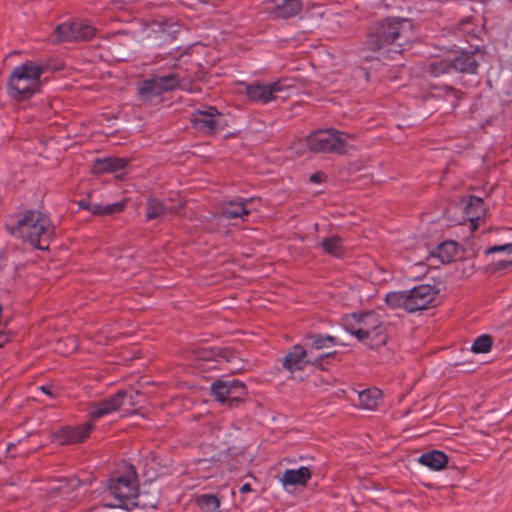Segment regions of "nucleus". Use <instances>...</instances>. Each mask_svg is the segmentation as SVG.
<instances>
[{"instance_id":"a878e982","label":"nucleus","mask_w":512,"mask_h":512,"mask_svg":"<svg viewBox=\"0 0 512 512\" xmlns=\"http://www.w3.org/2000/svg\"><path fill=\"white\" fill-rule=\"evenodd\" d=\"M427 73L432 77H439L441 75L449 74L452 72L451 55L449 50L444 57H435L430 60Z\"/></svg>"},{"instance_id":"bb28decb","label":"nucleus","mask_w":512,"mask_h":512,"mask_svg":"<svg viewBox=\"0 0 512 512\" xmlns=\"http://www.w3.org/2000/svg\"><path fill=\"white\" fill-rule=\"evenodd\" d=\"M458 253V244L455 241H445L438 245L436 255L443 263L452 262Z\"/></svg>"},{"instance_id":"6ab92c4d","label":"nucleus","mask_w":512,"mask_h":512,"mask_svg":"<svg viewBox=\"0 0 512 512\" xmlns=\"http://www.w3.org/2000/svg\"><path fill=\"white\" fill-rule=\"evenodd\" d=\"M311 477L312 472L310 468L301 466L298 469L285 470L283 475L279 478V482L286 491H289L291 487H305Z\"/></svg>"},{"instance_id":"c756f323","label":"nucleus","mask_w":512,"mask_h":512,"mask_svg":"<svg viewBox=\"0 0 512 512\" xmlns=\"http://www.w3.org/2000/svg\"><path fill=\"white\" fill-rule=\"evenodd\" d=\"M307 338L311 340L312 348L315 350L338 345L336 338L330 335L310 334Z\"/></svg>"},{"instance_id":"ea45409f","label":"nucleus","mask_w":512,"mask_h":512,"mask_svg":"<svg viewBox=\"0 0 512 512\" xmlns=\"http://www.w3.org/2000/svg\"><path fill=\"white\" fill-rule=\"evenodd\" d=\"M87 204H88V203L80 202V207H81L82 209L87 210Z\"/></svg>"},{"instance_id":"a211bd4d","label":"nucleus","mask_w":512,"mask_h":512,"mask_svg":"<svg viewBox=\"0 0 512 512\" xmlns=\"http://www.w3.org/2000/svg\"><path fill=\"white\" fill-rule=\"evenodd\" d=\"M93 429L94 425L89 421L85 424L65 426L56 432L55 440L61 445L81 443L89 437Z\"/></svg>"},{"instance_id":"dca6fc26","label":"nucleus","mask_w":512,"mask_h":512,"mask_svg":"<svg viewBox=\"0 0 512 512\" xmlns=\"http://www.w3.org/2000/svg\"><path fill=\"white\" fill-rule=\"evenodd\" d=\"M264 9L271 18L289 19L298 15L303 5L300 0H266Z\"/></svg>"},{"instance_id":"7ed1b4c3","label":"nucleus","mask_w":512,"mask_h":512,"mask_svg":"<svg viewBox=\"0 0 512 512\" xmlns=\"http://www.w3.org/2000/svg\"><path fill=\"white\" fill-rule=\"evenodd\" d=\"M46 66L34 60H26L15 66L7 80V94L17 102L30 100L41 91V77Z\"/></svg>"},{"instance_id":"e433bc0d","label":"nucleus","mask_w":512,"mask_h":512,"mask_svg":"<svg viewBox=\"0 0 512 512\" xmlns=\"http://www.w3.org/2000/svg\"><path fill=\"white\" fill-rule=\"evenodd\" d=\"M87 211L95 216H103V205L100 204H87Z\"/></svg>"},{"instance_id":"f257e3e1","label":"nucleus","mask_w":512,"mask_h":512,"mask_svg":"<svg viewBox=\"0 0 512 512\" xmlns=\"http://www.w3.org/2000/svg\"><path fill=\"white\" fill-rule=\"evenodd\" d=\"M10 235L38 250H48L55 236V226L50 215L39 209H27L13 225H7Z\"/></svg>"},{"instance_id":"f8f14e48","label":"nucleus","mask_w":512,"mask_h":512,"mask_svg":"<svg viewBox=\"0 0 512 512\" xmlns=\"http://www.w3.org/2000/svg\"><path fill=\"white\" fill-rule=\"evenodd\" d=\"M180 87V76L177 74H169L144 80L140 84L139 93L144 96H159L163 93L177 90Z\"/></svg>"},{"instance_id":"473e14b6","label":"nucleus","mask_w":512,"mask_h":512,"mask_svg":"<svg viewBox=\"0 0 512 512\" xmlns=\"http://www.w3.org/2000/svg\"><path fill=\"white\" fill-rule=\"evenodd\" d=\"M127 203L128 199L124 198L121 201L103 206V216L111 215L114 213H120L124 211L127 206Z\"/></svg>"},{"instance_id":"4468645a","label":"nucleus","mask_w":512,"mask_h":512,"mask_svg":"<svg viewBox=\"0 0 512 512\" xmlns=\"http://www.w3.org/2000/svg\"><path fill=\"white\" fill-rule=\"evenodd\" d=\"M487 208L481 197L468 196L463 209L462 224L468 225L471 232H475L480 225L485 223Z\"/></svg>"},{"instance_id":"58836bf2","label":"nucleus","mask_w":512,"mask_h":512,"mask_svg":"<svg viewBox=\"0 0 512 512\" xmlns=\"http://www.w3.org/2000/svg\"><path fill=\"white\" fill-rule=\"evenodd\" d=\"M41 390L46 393L47 395H51V392L49 391V389L46 387V386H42L41 387Z\"/></svg>"},{"instance_id":"393cba45","label":"nucleus","mask_w":512,"mask_h":512,"mask_svg":"<svg viewBox=\"0 0 512 512\" xmlns=\"http://www.w3.org/2000/svg\"><path fill=\"white\" fill-rule=\"evenodd\" d=\"M251 200L226 201L222 204L221 214L227 219L243 218L250 211L247 209V203Z\"/></svg>"},{"instance_id":"9b49d317","label":"nucleus","mask_w":512,"mask_h":512,"mask_svg":"<svg viewBox=\"0 0 512 512\" xmlns=\"http://www.w3.org/2000/svg\"><path fill=\"white\" fill-rule=\"evenodd\" d=\"M236 358L233 351L228 348L218 349L202 348L194 352L193 367L199 371L221 369L222 362H232Z\"/></svg>"},{"instance_id":"6e6552de","label":"nucleus","mask_w":512,"mask_h":512,"mask_svg":"<svg viewBox=\"0 0 512 512\" xmlns=\"http://www.w3.org/2000/svg\"><path fill=\"white\" fill-rule=\"evenodd\" d=\"M211 395L223 405L237 406L245 400L247 387L237 379H217L211 384Z\"/></svg>"},{"instance_id":"ddd939ff","label":"nucleus","mask_w":512,"mask_h":512,"mask_svg":"<svg viewBox=\"0 0 512 512\" xmlns=\"http://www.w3.org/2000/svg\"><path fill=\"white\" fill-rule=\"evenodd\" d=\"M284 90L283 80L279 79L272 83H249L245 84L247 99L253 103L268 104L276 99V94Z\"/></svg>"},{"instance_id":"7c9ffc66","label":"nucleus","mask_w":512,"mask_h":512,"mask_svg":"<svg viewBox=\"0 0 512 512\" xmlns=\"http://www.w3.org/2000/svg\"><path fill=\"white\" fill-rule=\"evenodd\" d=\"M493 339L488 334H482L475 339L471 346V351L475 354H484L491 351Z\"/></svg>"},{"instance_id":"39448f33","label":"nucleus","mask_w":512,"mask_h":512,"mask_svg":"<svg viewBox=\"0 0 512 512\" xmlns=\"http://www.w3.org/2000/svg\"><path fill=\"white\" fill-rule=\"evenodd\" d=\"M436 294L437 291L433 286L421 284L411 290L390 292L385 300L392 308L415 312L427 309L434 302Z\"/></svg>"},{"instance_id":"cd10ccee","label":"nucleus","mask_w":512,"mask_h":512,"mask_svg":"<svg viewBox=\"0 0 512 512\" xmlns=\"http://www.w3.org/2000/svg\"><path fill=\"white\" fill-rule=\"evenodd\" d=\"M321 246L325 252L336 258H342L345 254L342 239L339 236L324 238Z\"/></svg>"},{"instance_id":"2f4dec72","label":"nucleus","mask_w":512,"mask_h":512,"mask_svg":"<svg viewBox=\"0 0 512 512\" xmlns=\"http://www.w3.org/2000/svg\"><path fill=\"white\" fill-rule=\"evenodd\" d=\"M76 347V340L72 337H67L65 339L60 340L57 343L56 350L59 353L70 354L76 350Z\"/></svg>"},{"instance_id":"f3484780","label":"nucleus","mask_w":512,"mask_h":512,"mask_svg":"<svg viewBox=\"0 0 512 512\" xmlns=\"http://www.w3.org/2000/svg\"><path fill=\"white\" fill-rule=\"evenodd\" d=\"M452 71L463 74H476L479 67L477 50H449Z\"/></svg>"},{"instance_id":"2eb2a0df","label":"nucleus","mask_w":512,"mask_h":512,"mask_svg":"<svg viewBox=\"0 0 512 512\" xmlns=\"http://www.w3.org/2000/svg\"><path fill=\"white\" fill-rule=\"evenodd\" d=\"M127 397L125 390H119L114 395L107 397L97 403H94L89 411V422L94 423L107 415L117 411L123 404Z\"/></svg>"},{"instance_id":"b1692460","label":"nucleus","mask_w":512,"mask_h":512,"mask_svg":"<svg viewBox=\"0 0 512 512\" xmlns=\"http://www.w3.org/2000/svg\"><path fill=\"white\" fill-rule=\"evenodd\" d=\"M448 460V456L443 451L431 450L423 453L418 462L432 470L439 471L447 466Z\"/></svg>"},{"instance_id":"f03ea898","label":"nucleus","mask_w":512,"mask_h":512,"mask_svg":"<svg viewBox=\"0 0 512 512\" xmlns=\"http://www.w3.org/2000/svg\"><path fill=\"white\" fill-rule=\"evenodd\" d=\"M411 30L412 24L408 19L388 17L376 24L368 43L372 50H383L385 58L395 59L396 54H401Z\"/></svg>"},{"instance_id":"72a5a7b5","label":"nucleus","mask_w":512,"mask_h":512,"mask_svg":"<svg viewBox=\"0 0 512 512\" xmlns=\"http://www.w3.org/2000/svg\"><path fill=\"white\" fill-rule=\"evenodd\" d=\"M337 356V352L336 351H333V352H328L326 354H322L320 356H318L313 362H312V365L318 369H321V370H326L327 369V365H329V359L330 358H334Z\"/></svg>"},{"instance_id":"0eeeda50","label":"nucleus","mask_w":512,"mask_h":512,"mask_svg":"<svg viewBox=\"0 0 512 512\" xmlns=\"http://www.w3.org/2000/svg\"><path fill=\"white\" fill-rule=\"evenodd\" d=\"M190 123L196 132L204 136H214L228 127L223 113L211 105L194 110Z\"/></svg>"},{"instance_id":"423d86ee","label":"nucleus","mask_w":512,"mask_h":512,"mask_svg":"<svg viewBox=\"0 0 512 512\" xmlns=\"http://www.w3.org/2000/svg\"><path fill=\"white\" fill-rule=\"evenodd\" d=\"M354 138L355 135L334 128L318 129L307 136L306 144L308 149L315 153L344 155L348 153L347 141Z\"/></svg>"},{"instance_id":"aec40b11","label":"nucleus","mask_w":512,"mask_h":512,"mask_svg":"<svg viewBox=\"0 0 512 512\" xmlns=\"http://www.w3.org/2000/svg\"><path fill=\"white\" fill-rule=\"evenodd\" d=\"M129 158L122 157H104L96 158L93 163L92 171L94 174H108L124 170L130 163Z\"/></svg>"},{"instance_id":"1a4fd4ad","label":"nucleus","mask_w":512,"mask_h":512,"mask_svg":"<svg viewBox=\"0 0 512 512\" xmlns=\"http://www.w3.org/2000/svg\"><path fill=\"white\" fill-rule=\"evenodd\" d=\"M138 479L136 472L131 470L125 475L111 478L108 483V490L115 498V503L106 504L108 507H122L138 496Z\"/></svg>"},{"instance_id":"5701e85b","label":"nucleus","mask_w":512,"mask_h":512,"mask_svg":"<svg viewBox=\"0 0 512 512\" xmlns=\"http://www.w3.org/2000/svg\"><path fill=\"white\" fill-rule=\"evenodd\" d=\"M196 512H219L220 498L216 494H195L191 499Z\"/></svg>"},{"instance_id":"412c9836","label":"nucleus","mask_w":512,"mask_h":512,"mask_svg":"<svg viewBox=\"0 0 512 512\" xmlns=\"http://www.w3.org/2000/svg\"><path fill=\"white\" fill-rule=\"evenodd\" d=\"M355 392L358 394L357 407L362 410L375 411L383 400L382 390L375 386Z\"/></svg>"},{"instance_id":"f704fd0d","label":"nucleus","mask_w":512,"mask_h":512,"mask_svg":"<svg viewBox=\"0 0 512 512\" xmlns=\"http://www.w3.org/2000/svg\"><path fill=\"white\" fill-rule=\"evenodd\" d=\"M496 252H504L507 256V258H510V255H512V243H507L503 245H495L492 247H489L486 250L487 254H492Z\"/></svg>"},{"instance_id":"4be33fe9","label":"nucleus","mask_w":512,"mask_h":512,"mask_svg":"<svg viewBox=\"0 0 512 512\" xmlns=\"http://www.w3.org/2000/svg\"><path fill=\"white\" fill-rule=\"evenodd\" d=\"M308 363L307 352L303 346L296 344L294 345L285 355L282 365L283 368L290 371L303 370Z\"/></svg>"},{"instance_id":"20e7f679","label":"nucleus","mask_w":512,"mask_h":512,"mask_svg":"<svg viewBox=\"0 0 512 512\" xmlns=\"http://www.w3.org/2000/svg\"><path fill=\"white\" fill-rule=\"evenodd\" d=\"M344 325L348 332L373 349L387 342L385 325L373 311L347 316L344 319Z\"/></svg>"},{"instance_id":"4c0bfd02","label":"nucleus","mask_w":512,"mask_h":512,"mask_svg":"<svg viewBox=\"0 0 512 512\" xmlns=\"http://www.w3.org/2000/svg\"><path fill=\"white\" fill-rule=\"evenodd\" d=\"M252 487H251V484L249 483H245L243 484L241 487H240V493L241 494H246V493H249V492H252Z\"/></svg>"},{"instance_id":"c85d7f7f","label":"nucleus","mask_w":512,"mask_h":512,"mask_svg":"<svg viewBox=\"0 0 512 512\" xmlns=\"http://www.w3.org/2000/svg\"><path fill=\"white\" fill-rule=\"evenodd\" d=\"M165 213V205L163 201L149 197L146 205V220H154Z\"/></svg>"},{"instance_id":"9d476101","label":"nucleus","mask_w":512,"mask_h":512,"mask_svg":"<svg viewBox=\"0 0 512 512\" xmlns=\"http://www.w3.org/2000/svg\"><path fill=\"white\" fill-rule=\"evenodd\" d=\"M96 29L87 21L72 20L59 24L54 31L55 42H76L94 37Z\"/></svg>"},{"instance_id":"c9c22d12","label":"nucleus","mask_w":512,"mask_h":512,"mask_svg":"<svg viewBox=\"0 0 512 512\" xmlns=\"http://www.w3.org/2000/svg\"><path fill=\"white\" fill-rule=\"evenodd\" d=\"M327 179L326 174L323 171H317L310 176V181L315 184H321Z\"/></svg>"}]
</instances>
